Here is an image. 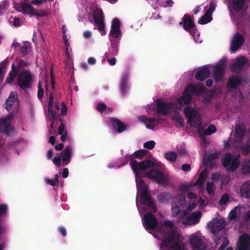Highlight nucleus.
Listing matches in <instances>:
<instances>
[{"mask_svg":"<svg viewBox=\"0 0 250 250\" xmlns=\"http://www.w3.org/2000/svg\"><path fill=\"white\" fill-rule=\"evenodd\" d=\"M146 152L147 150L146 149H139L132 154L125 156L126 159L130 161V166L135 174V180L142 177L140 172L145 171L155 166L154 162L148 159H145L140 162L135 160L134 158L142 159Z\"/></svg>","mask_w":250,"mask_h":250,"instance_id":"f257e3e1","label":"nucleus"},{"mask_svg":"<svg viewBox=\"0 0 250 250\" xmlns=\"http://www.w3.org/2000/svg\"><path fill=\"white\" fill-rule=\"evenodd\" d=\"M137 186L139 188V194L144 205L149 207V208L153 212L157 211L155 202L152 199L147 190V186L145 183L141 178L136 180Z\"/></svg>","mask_w":250,"mask_h":250,"instance_id":"f03ea898","label":"nucleus"},{"mask_svg":"<svg viewBox=\"0 0 250 250\" xmlns=\"http://www.w3.org/2000/svg\"><path fill=\"white\" fill-rule=\"evenodd\" d=\"M205 88L202 85L195 86L189 84L186 87L182 96L179 98L178 102L180 104H188L191 102L193 95L198 96L205 91Z\"/></svg>","mask_w":250,"mask_h":250,"instance_id":"7ed1b4c3","label":"nucleus"},{"mask_svg":"<svg viewBox=\"0 0 250 250\" xmlns=\"http://www.w3.org/2000/svg\"><path fill=\"white\" fill-rule=\"evenodd\" d=\"M17 76V83L21 89L26 91L32 87L33 76L30 70H21Z\"/></svg>","mask_w":250,"mask_h":250,"instance_id":"20e7f679","label":"nucleus"},{"mask_svg":"<svg viewBox=\"0 0 250 250\" xmlns=\"http://www.w3.org/2000/svg\"><path fill=\"white\" fill-rule=\"evenodd\" d=\"M222 159V166L226 168L229 172L236 170L241 163L240 155L233 157L230 153H226L224 155Z\"/></svg>","mask_w":250,"mask_h":250,"instance_id":"39448f33","label":"nucleus"},{"mask_svg":"<svg viewBox=\"0 0 250 250\" xmlns=\"http://www.w3.org/2000/svg\"><path fill=\"white\" fill-rule=\"evenodd\" d=\"M184 113L185 116L188 118V121L191 126L195 128L201 129V119L194 108L190 105H188L184 108Z\"/></svg>","mask_w":250,"mask_h":250,"instance_id":"423d86ee","label":"nucleus"},{"mask_svg":"<svg viewBox=\"0 0 250 250\" xmlns=\"http://www.w3.org/2000/svg\"><path fill=\"white\" fill-rule=\"evenodd\" d=\"M27 66V62L23 60H20L17 62L16 64L13 63L11 66V69L5 80L6 83H11L13 82L21 69Z\"/></svg>","mask_w":250,"mask_h":250,"instance_id":"0eeeda50","label":"nucleus"},{"mask_svg":"<svg viewBox=\"0 0 250 250\" xmlns=\"http://www.w3.org/2000/svg\"><path fill=\"white\" fill-rule=\"evenodd\" d=\"M180 25H183V27L187 31L189 32V34L194 36L197 32V28L196 27L193 20L190 16L185 14L183 17V21L179 22Z\"/></svg>","mask_w":250,"mask_h":250,"instance_id":"6e6552de","label":"nucleus"},{"mask_svg":"<svg viewBox=\"0 0 250 250\" xmlns=\"http://www.w3.org/2000/svg\"><path fill=\"white\" fill-rule=\"evenodd\" d=\"M18 111L16 109L15 113H10L7 118L0 120V132H3L7 135H9L10 133L14 131V128L11 125V120Z\"/></svg>","mask_w":250,"mask_h":250,"instance_id":"1a4fd4ad","label":"nucleus"},{"mask_svg":"<svg viewBox=\"0 0 250 250\" xmlns=\"http://www.w3.org/2000/svg\"><path fill=\"white\" fill-rule=\"evenodd\" d=\"M156 104L157 109V113L163 115H167L171 112L172 109L175 104L170 102L166 103L160 99H158L156 101Z\"/></svg>","mask_w":250,"mask_h":250,"instance_id":"9d476101","label":"nucleus"},{"mask_svg":"<svg viewBox=\"0 0 250 250\" xmlns=\"http://www.w3.org/2000/svg\"><path fill=\"white\" fill-rule=\"evenodd\" d=\"M145 176L151 180H155L159 184H163L166 182V178L163 173L157 168H153L146 172Z\"/></svg>","mask_w":250,"mask_h":250,"instance_id":"9b49d317","label":"nucleus"},{"mask_svg":"<svg viewBox=\"0 0 250 250\" xmlns=\"http://www.w3.org/2000/svg\"><path fill=\"white\" fill-rule=\"evenodd\" d=\"M226 69V61L222 60L220 61L214 66L213 77L215 82H220L222 80Z\"/></svg>","mask_w":250,"mask_h":250,"instance_id":"f8f14e48","label":"nucleus"},{"mask_svg":"<svg viewBox=\"0 0 250 250\" xmlns=\"http://www.w3.org/2000/svg\"><path fill=\"white\" fill-rule=\"evenodd\" d=\"M178 240V236L171 231L166 234L165 239L162 241L161 247L166 250H169L170 248H173V244L175 241Z\"/></svg>","mask_w":250,"mask_h":250,"instance_id":"ddd939ff","label":"nucleus"},{"mask_svg":"<svg viewBox=\"0 0 250 250\" xmlns=\"http://www.w3.org/2000/svg\"><path fill=\"white\" fill-rule=\"evenodd\" d=\"M144 224L147 229L154 230L158 225V221L156 217L151 213H146L144 217Z\"/></svg>","mask_w":250,"mask_h":250,"instance_id":"4468645a","label":"nucleus"},{"mask_svg":"<svg viewBox=\"0 0 250 250\" xmlns=\"http://www.w3.org/2000/svg\"><path fill=\"white\" fill-rule=\"evenodd\" d=\"M236 250H250V235L248 233L242 234L237 242Z\"/></svg>","mask_w":250,"mask_h":250,"instance_id":"2eb2a0df","label":"nucleus"},{"mask_svg":"<svg viewBox=\"0 0 250 250\" xmlns=\"http://www.w3.org/2000/svg\"><path fill=\"white\" fill-rule=\"evenodd\" d=\"M109 119L113 131L121 133L126 129V125L118 118L110 117Z\"/></svg>","mask_w":250,"mask_h":250,"instance_id":"dca6fc26","label":"nucleus"},{"mask_svg":"<svg viewBox=\"0 0 250 250\" xmlns=\"http://www.w3.org/2000/svg\"><path fill=\"white\" fill-rule=\"evenodd\" d=\"M245 41V39L241 34L239 32L235 33L231 42V51L235 52L244 44Z\"/></svg>","mask_w":250,"mask_h":250,"instance_id":"f3484780","label":"nucleus"},{"mask_svg":"<svg viewBox=\"0 0 250 250\" xmlns=\"http://www.w3.org/2000/svg\"><path fill=\"white\" fill-rule=\"evenodd\" d=\"M120 26L121 23L119 19L117 18H114L112 21L109 36L116 39L121 37L122 33L120 28Z\"/></svg>","mask_w":250,"mask_h":250,"instance_id":"a211bd4d","label":"nucleus"},{"mask_svg":"<svg viewBox=\"0 0 250 250\" xmlns=\"http://www.w3.org/2000/svg\"><path fill=\"white\" fill-rule=\"evenodd\" d=\"M208 227L212 233L216 234L225 228V223L223 221L214 219L209 223Z\"/></svg>","mask_w":250,"mask_h":250,"instance_id":"6ab92c4d","label":"nucleus"},{"mask_svg":"<svg viewBox=\"0 0 250 250\" xmlns=\"http://www.w3.org/2000/svg\"><path fill=\"white\" fill-rule=\"evenodd\" d=\"M243 81V78L238 75H232L228 81L227 86L230 89H237Z\"/></svg>","mask_w":250,"mask_h":250,"instance_id":"aec40b11","label":"nucleus"},{"mask_svg":"<svg viewBox=\"0 0 250 250\" xmlns=\"http://www.w3.org/2000/svg\"><path fill=\"white\" fill-rule=\"evenodd\" d=\"M60 156L62 159V165H68L71 162L72 156L71 147L70 146H67L64 150L60 153Z\"/></svg>","mask_w":250,"mask_h":250,"instance_id":"412c9836","label":"nucleus"},{"mask_svg":"<svg viewBox=\"0 0 250 250\" xmlns=\"http://www.w3.org/2000/svg\"><path fill=\"white\" fill-rule=\"evenodd\" d=\"M248 63V60L244 56H240L236 59V62L231 65L230 70L232 72L239 70Z\"/></svg>","mask_w":250,"mask_h":250,"instance_id":"4be33fe9","label":"nucleus"},{"mask_svg":"<svg viewBox=\"0 0 250 250\" xmlns=\"http://www.w3.org/2000/svg\"><path fill=\"white\" fill-rule=\"evenodd\" d=\"M22 13L24 14L28 13V14L42 17L45 16L44 13H41L35 11V8L30 4L27 3H22L21 5Z\"/></svg>","mask_w":250,"mask_h":250,"instance_id":"5701e85b","label":"nucleus"},{"mask_svg":"<svg viewBox=\"0 0 250 250\" xmlns=\"http://www.w3.org/2000/svg\"><path fill=\"white\" fill-rule=\"evenodd\" d=\"M240 196L248 200H250V181H246L242 186L240 190Z\"/></svg>","mask_w":250,"mask_h":250,"instance_id":"b1692460","label":"nucleus"},{"mask_svg":"<svg viewBox=\"0 0 250 250\" xmlns=\"http://www.w3.org/2000/svg\"><path fill=\"white\" fill-rule=\"evenodd\" d=\"M210 74V71L209 68L207 66H204L197 72L195 77L197 80L203 81L208 78Z\"/></svg>","mask_w":250,"mask_h":250,"instance_id":"393cba45","label":"nucleus"},{"mask_svg":"<svg viewBox=\"0 0 250 250\" xmlns=\"http://www.w3.org/2000/svg\"><path fill=\"white\" fill-rule=\"evenodd\" d=\"M161 119L160 118H148L145 117L144 122L146 123V127L149 129H152L157 125L161 123Z\"/></svg>","mask_w":250,"mask_h":250,"instance_id":"a878e982","label":"nucleus"},{"mask_svg":"<svg viewBox=\"0 0 250 250\" xmlns=\"http://www.w3.org/2000/svg\"><path fill=\"white\" fill-rule=\"evenodd\" d=\"M128 74L125 73L121 77L120 89L122 96H125L128 88L127 86Z\"/></svg>","mask_w":250,"mask_h":250,"instance_id":"bb28decb","label":"nucleus"},{"mask_svg":"<svg viewBox=\"0 0 250 250\" xmlns=\"http://www.w3.org/2000/svg\"><path fill=\"white\" fill-rule=\"evenodd\" d=\"M189 242L191 247L196 250H199L203 245L202 239L198 236H192Z\"/></svg>","mask_w":250,"mask_h":250,"instance_id":"cd10ccee","label":"nucleus"},{"mask_svg":"<svg viewBox=\"0 0 250 250\" xmlns=\"http://www.w3.org/2000/svg\"><path fill=\"white\" fill-rule=\"evenodd\" d=\"M93 18L95 24L104 22V12L101 9H95L93 13Z\"/></svg>","mask_w":250,"mask_h":250,"instance_id":"c85d7f7f","label":"nucleus"},{"mask_svg":"<svg viewBox=\"0 0 250 250\" xmlns=\"http://www.w3.org/2000/svg\"><path fill=\"white\" fill-rule=\"evenodd\" d=\"M202 213L199 211L192 213L188 217L187 221L189 224H197L199 222Z\"/></svg>","mask_w":250,"mask_h":250,"instance_id":"c756f323","label":"nucleus"},{"mask_svg":"<svg viewBox=\"0 0 250 250\" xmlns=\"http://www.w3.org/2000/svg\"><path fill=\"white\" fill-rule=\"evenodd\" d=\"M186 197L185 195L180 194L176 195L173 200V203L185 208L186 207Z\"/></svg>","mask_w":250,"mask_h":250,"instance_id":"7c9ffc66","label":"nucleus"},{"mask_svg":"<svg viewBox=\"0 0 250 250\" xmlns=\"http://www.w3.org/2000/svg\"><path fill=\"white\" fill-rule=\"evenodd\" d=\"M245 134V129L244 126H242L237 124L235 126V136L236 139L240 141L241 140Z\"/></svg>","mask_w":250,"mask_h":250,"instance_id":"2f4dec72","label":"nucleus"},{"mask_svg":"<svg viewBox=\"0 0 250 250\" xmlns=\"http://www.w3.org/2000/svg\"><path fill=\"white\" fill-rule=\"evenodd\" d=\"M217 158L216 153H212L209 155L206 159H204L205 166L208 167H212L214 165L215 160Z\"/></svg>","mask_w":250,"mask_h":250,"instance_id":"473e14b6","label":"nucleus"},{"mask_svg":"<svg viewBox=\"0 0 250 250\" xmlns=\"http://www.w3.org/2000/svg\"><path fill=\"white\" fill-rule=\"evenodd\" d=\"M53 103L54 98L53 93H50L48 103V113L51 116L53 117V119H57L58 115H57L56 112L53 110Z\"/></svg>","mask_w":250,"mask_h":250,"instance_id":"72a5a7b5","label":"nucleus"},{"mask_svg":"<svg viewBox=\"0 0 250 250\" xmlns=\"http://www.w3.org/2000/svg\"><path fill=\"white\" fill-rule=\"evenodd\" d=\"M245 3V0H233L232 7L234 11L239 12L243 8Z\"/></svg>","mask_w":250,"mask_h":250,"instance_id":"f704fd0d","label":"nucleus"},{"mask_svg":"<svg viewBox=\"0 0 250 250\" xmlns=\"http://www.w3.org/2000/svg\"><path fill=\"white\" fill-rule=\"evenodd\" d=\"M207 171L206 170H203L200 174L198 178L196 181V185L202 186L204 185L207 177Z\"/></svg>","mask_w":250,"mask_h":250,"instance_id":"c9c22d12","label":"nucleus"},{"mask_svg":"<svg viewBox=\"0 0 250 250\" xmlns=\"http://www.w3.org/2000/svg\"><path fill=\"white\" fill-rule=\"evenodd\" d=\"M12 94H14L13 91L10 93L8 99L6 101L5 108L8 111H10L11 109V107L14 105L15 103H16V106L18 105V102L15 101L14 100H12L13 98L12 97Z\"/></svg>","mask_w":250,"mask_h":250,"instance_id":"e433bc0d","label":"nucleus"},{"mask_svg":"<svg viewBox=\"0 0 250 250\" xmlns=\"http://www.w3.org/2000/svg\"><path fill=\"white\" fill-rule=\"evenodd\" d=\"M242 173L250 174V160L245 159L242 163Z\"/></svg>","mask_w":250,"mask_h":250,"instance_id":"4c0bfd02","label":"nucleus"},{"mask_svg":"<svg viewBox=\"0 0 250 250\" xmlns=\"http://www.w3.org/2000/svg\"><path fill=\"white\" fill-rule=\"evenodd\" d=\"M212 20V18L211 16L206 12L205 14L200 18L198 22L200 24H205L210 22Z\"/></svg>","mask_w":250,"mask_h":250,"instance_id":"58836bf2","label":"nucleus"},{"mask_svg":"<svg viewBox=\"0 0 250 250\" xmlns=\"http://www.w3.org/2000/svg\"><path fill=\"white\" fill-rule=\"evenodd\" d=\"M240 150L242 154L244 155L250 154V139L248 140L245 146L240 147Z\"/></svg>","mask_w":250,"mask_h":250,"instance_id":"ea45409f","label":"nucleus"},{"mask_svg":"<svg viewBox=\"0 0 250 250\" xmlns=\"http://www.w3.org/2000/svg\"><path fill=\"white\" fill-rule=\"evenodd\" d=\"M165 158L169 161L173 163L176 160L177 154L175 152L168 151L165 153Z\"/></svg>","mask_w":250,"mask_h":250,"instance_id":"a19ab883","label":"nucleus"},{"mask_svg":"<svg viewBox=\"0 0 250 250\" xmlns=\"http://www.w3.org/2000/svg\"><path fill=\"white\" fill-rule=\"evenodd\" d=\"M216 131V126L212 124H210L208 125V128L207 129H205L203 131V134L204 135L207 136V135H210L212 133H214Z\"/></svg>","mask_w":250,"mask_h":250,"instance_id":"79ce46f5","label":"nucleus"},{"mask_svg":"<svg viewBox=\"0 0 250 250\" xmlns=\"http://www.w3.org/2000/svg\"><path fill=\"white\" fill-rule=\"evenodd\" d=\"M175 205H176L175 204L172 203L171 212L172 215L174 216H176L177 215H178L180 213V212H181V211L184 209V208Z\"/></svg>","mask_w":250,"mask_h":250,"instance_id":"37998d69","label":"nucleus"},{"mask_svg":"<svg viewBox=\"0 0 250 250\" xmlns=\"http://www.w3.org/2000/svg\"><path fill=\"white\" fill-rule=\"evenodd\" d=\"M238 210V207H235L230 211L229 215V217L230 220H234L237 218Z\"/></svg>","mask_w":250,"mask_h":250,"instance_id":"c03bdc74","label":"nucleus"},{"mask_svg":"<svg viewBox=\"0 0 250 250\" xmlns=\"http://www.w3.org/2000/svg\"><path fill=\"white\" fill-rule=\"evenodd\" d=\"M206 190L208 194H213L215 191V186L214 184L212 182H208L207 183Z\"/></svg>","mask_w":250,"mask_h":250,"instance_id":"a18cd8bd","label":"nucleus"},{"mask_svg":"<svg viewBox=\"0 0 250 250\" xmlns=\"http://www.w3.org/2000/svg\"><path fill=\"white\" fill-rule=\"evenodd\" d=\"M107 108L106 104L103 102L98 104L96 107L97 110L101 113H102Z\"/></svg>","mask_w":250,"mask_h":250,"instance_id":"49530a36","label":"nucleus"},{"mask_svg":"<svg viewBox=\"0 0 250 250\" xmlns=\"http://www.w3.org/2000/svg\"><path fill=\"white\" fill-rule=\"evenodd\" d=\"M96 24L98 26V29L101 34L102 36L105 35L106 34V31L105 30V24L104 22L100 23H97Z\"/></svg>","mask_w":250,"mask_h":250,"instance_id":"de8ad7c7","label":"nucleus"},{"mask_svg":"<svg viewBox=\"0 0 250 250\" xmlns=\"http://www.w3.org/2000/svg\"><path fill=\"white\" fill-rule=\"evenodd\" d=\"M173 248L175 250H185L184 244L180 243L178 239L176 240L173 244Z\"/></svg>","mask_w":250,"mask_h":250,"instance_id":"09e8293b","label":"nucleus"},{"mask_svg":"<svg viewBox=\"0 0 250 250\" xmlns=\"http://www.w3.org/2000/svg\"><path fill=\"white\" fill-rule=\"evenodd\" d=\"M58 118L59 120L61 122V124L58 128V133L59 134H62V133H64L65 132H67V131L65 128V125L62 122V118L58 116Z\"/></svg>","mask_w":250,"mask_h":250,"instance_id":"8fccbe9b","label":"nucleus"},{"mask_svg":"<svg viewBox=\"0 0 250 250\" xmlns=\"http://www.w3.org/2000/svg\"><path fill=\"white\" fill-rule=\"evenodd\" d=\"M155 145V142L154 141L151 140L147 141L144 144V147L149 150L152 149Z\"/></svg>","mask_w":250,"mask_h":250,"instance_id":"3c124183","label":"nucleus"},{"mask_svg":"<svg viewBox=\"0 0 250 250\" xmlns=\"http://www.w3.org/2000/svg\"><path fill=\"white\" fill-rule=\"evenodd\" d=\"M9 21L10 22V24L15 26V27H19L21 25L20 19L17 17H14L13 18V20H10Z\"/></svg>","mask_w":250,"mask_h":250,"instance_id":"603ef678","label":"nucleus"},{"mask_svg":"<svg viewBox=\"0 0 250 250\" xmlns=\"http://www.w3.org/2000/svg\"><path fill=\"white\" fill-rule=\"evenodd\" d=\"M229 200V196L227 193L223 194L221 196V199L219 201V203L221 205L226 204Z\"/></svg>","mask_w":250,"mask_h":250,"instance_id":"864d4df0","label":"nucleus"},{"mask_svg":"<svg viewBox=\"0 0 250 250\" xmlns=\"http://www.w3.org/2000/svg\"><path fill=\"white\" fill-rule=\"evenodd\" d=\"M38 98L39 100H41L43 97V90L42 87L41 83L40 82L38 83Z\"/></svg>","mask_w":250,"mask_h":250,"instance_id":"5fc2aeb1","label":"nucleus"},{"mask_svg":"<svg viewBox=\"0 0 250 250\" xmlns=\"http://www.w3.org/2000/svg\"><path fill=\"white\" fill-rule=\"evenodd\" d=\"M209 4H210L209 7L206 12L207 13H208V14H209V15L211 16L213 12L215 9V4L213 1H211L210 2Z\"/></svg>","mask_w":250,"mask_h":250,"instance_id":"6e6d98bb","label":"nucleus"},{"mask_svg":"<svg viewBox=\"0 0 250 250\" xmlns=\"http://www.w3.org/2000/svg\"><path fill=\"white\" fill-rule=\"evenodd\" d=\"M175 121L181 127H183L185 125L184 120L183 118L180 117L179 115H176L174 117Z\"/></svg>","mask_w":250,"mask_h":250,"instance_id":"4d7b16f0","label":"nucleus"},{"mask_svg":"<svg viewBox=\"0 0 250 250\" xmlns=\"http://www.w3.org/2000/svg\"><path fill=\"white\" fill-rule=\"evenodd\" d=\"M53 162L58 167H60L61 165V157L60 156H55L53 159Z\"/></svg>","mask_w":250,"mask_h":250,"instance_id":"13d9d810","label":"nucleus"},{"mask_svg":"<svg viewBox=\"0 0 250 250\" xmlns=\"http://www.w3.org/2000/svg\"><path fill=\"white\" fill-rule=\"evenodd\" d=\"M62 107H61V114L62 115H64L66 114L67 111V108L66 106L65 105L64 102H62Z\"/></svg>","mask_w":250,"mask_h":250,"instance_id":"bf43d9fd","label":"nucleus"},{"mask_svg":"<svg viewBox=\"0 0 250 250\" xmlns=\"http://www.w3.org/2000/svg\"><path fill=\"white\" fill-rule=\"evenodd\" d=\"M215 91L214 90H211L208 94V96L207 97H205L204 98V101L205 102H209L211 98L214 96L215 94Z\"/></svg>","mask_w":250,"mask_h":250,"instance_id":"052dcab7","label":"nucleus"},{"mask_svg":"<svg viewBox=\"0 0 250 250\" xmlns=\"http://www.w3.org/2000/svg\"><path fill=\"white\" fill-rule=\"evenodd\" d=\"M220 175L218 173H213L211 175V179L213 181H218L219 180Z\"/></svg>","mask_w":250,"mask_h":250,"instance_id":"680f3d73","label":"nucleus"},{"mask_svg":"<svg viewBox=\"0 0 250 250\" xmlns=\"http://www.w3.org/2000/svg\"><path fill=\"white\" fill-rule=\"evenodd\" d=\"M58 230L63 237H65L66 235L67 232L65 228L63 227H60L58 228Z\"/></svg>","mask_w":250,"mask_h":250,"instance_id":"e2e57ef3","label":"nucleus"},{"mask_svg":"<svg viewBox=\"0 0 250 250\" xmlns=\"http://www.w3.org/2000/svg\"><path fill=\"white\" fill-rule=\"evenodd\" d=\"M164 225L165 227H169V228H173L174 227V224L170 221H165L164 222Z\"/></svg>","mask_w":250,"mask_h":250,"instance_id":"0e129e2a","label":"nucleus"},{"mask_svg":"<svg viewBox=\"0 0 250 250\" xmlns=\"http://www.w3.org/2000/svg\"><path fill=\"white\" fill-rule=\"evenodd\" d=\"M196 207V203H192L189 205H188L187 208L188 211H191L192 210L194 209Z\"/></svg>","mask_w":250,"mask_h":250,"instance_id":"69168bd1","label":"nucleus"},{"mask_svg":"<svg viewBox=\"0 0 250 250\" xmlns=\"http://www.w3.org/2000/svg\"><path fill=\"white\" fill-rule=\"evenodd\" d=\"M45 181L48 184H49L52 186H56L58 185V184L56 183L54 180L50 179H46Z\"/></svg>","mask_w":250,"mask_h":250,"instance_id":"338daca9","label":"nucleus"},{"mask_svg":"<svg viewBox=\"0 0 250 250\" xmlns=\"http://www.w3.org/2000/svg\"><path fill=\"white\" fill-rule=\"evenodd\" d=\"M27 49L28 47L26 45H24L22 46L21 48V52L22 53V56H24L27 53Z\"/></svg>","mask_w":250,"mask_h":250,"instance_id":"774afa93","label":"nucleus"}]
</instances>
